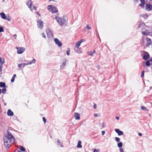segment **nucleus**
<instances>
[{"mask_svg": "<svg viewBox=\"0 0 152 152\" xmlns=\"http://www.w3.org/2000/svg\"><path fill=\"white\" fill-rule=\"evenodd\" d=\"M120 152H124L122 148H121L119 149Z\"/></svg>", "mask_w": 152, "mask_h": 152, "instance_id": "nucleus-44", "label": "nucleus"}, {"mask_svg": "<svg viewBox=\"0 0 152 152\" xmlns=\"http://www.w3.org/2000/svg\"><path fill=\"white\" fill-rule=\"evenodd\" d=\"M94 116L95 117H97V116H98V115H97V114H94Z\"/></svg>", "mask_w": 152, "mask_h": 152, "instance_id": "nucleus-49", "label": "nucleus"}, {"mask_svg": "<svg viewBox=\"0 0 152 152\" xmlns=\"http://www.w3.org/2000/svg\"><path fill=\"white\" fill-rule=\"evenodd\" d=\"M48 9L52 13H56L58 11L57 9L52 5H50L48 6Z\"/></svg>", "mask_w": 152, "mask_h": 152, "instance_id": "nucleus-3", "label": "nucleus"}, {"mask_svg": "<svg viewBox=\"0 0 152 152\" xmlns=\"http://www.w3.org/2000/svg\"><path fill=\"white\" fill-rule=\"evenodd\" d=\"M36 60L34 59L33 60L27 63H22L23 65V67L24 68L25 66L29 64H31L33 63H34L35 62Z\"/></svg>", "mask_w": 152, "mask_h": 152, "instance_id": "nucleus-11", "label": "nucleus"}, {"mask_svg": "<svg viewBox=\"0 0 152 152\" xmlns=\"http://www.w3.org/2000/svg\"><path fill=\"white\" fill-rule=\"evenodd\" d=\"M102 126L103 128H104L105 127V126H104V122L102 123Z\"/></svg>", "mask_w": 152, "mask_h": 152, "instance_id": "nucleus-50", "label": "nucleus"}, {"mask_svg": "<svg viewBox=\"0 0 152 152\" xmlns=\"http://www.w3.org/2000/svg\"><path fill=\"white\" fill-rule=\"evenodd\" d=\"M16 76V75L15 74H14L13 75V77H14V78Z\"/></svg>", "mask_w": 152, "mask_h": 152, "instance_id": "nucleus-58", "label": "nucleus"}, {"mask_svg": "<svg viewBox=\"0 0 152 152\" xmlns=\"http://www.w3.org/2000/svg\"><path fill=\"white\" fill-rule=\"evenodd\" d=\"M145 72V71H143L142 72L141 75V77H143L144 76V73Z\"/></svg>", "mask_w": 152, "mask_h": 152, "instance_id": "nucleus-36", "label": "nucleus"}, {"mask_svg": "<svg viewBox=\"0 0 152 152\" xmlns=\"http://www.w3.org/2000/svg\"><path fill=\"white\" fill-rule=\"evenodd\" d=\"M150 61L149 60L148 61H147L145 62V65L147 66H149L151 65V64L150 63Z\"/></svg>", "mask_w": 152, "mask_h": 152, "instance_id": "nucleus-24", "label": "nucleus"}, {"mask_svg": "<svg viewBox=\"0 0 152 152\" xmlns=\"http://www.w3.org/2000/svg\"><path fill=\"white\" fill-rule=\"evenodd\" d=\"M55 19L57 22L61 26L65 24L68 20L67 18L64 16L62 18L56 16L55 17Z\"/></svg>", "mask_w": 152, "mask_h": 152, "instance_id": "nucleus-2", "label": "nucleus"}, {"mask_svg": "<svg viewBox=\"0 0 152 152\" xmlns=\"http://www.w3.org/2000/svg\"><path fill=\"white\" fill-rule=\"evenodd\" d=\"M80 41H82L83 42L85 41V40L84 39H82Z\"/></svg>", "mask_w": 152, "mask_h": 152, "instance_id": "nucleus-53", "label": "nucleus"}, {"mask_svg": "<svg viewBox=\"0 0 152 152\" xmlns=\"http://www.w3.org/2000/svg\"><path fill=\"white\" fill-rule=\"evenodd\" d=\"M151 32L148 30H145L144 28H142V29L141 32L144 35H150Z\"/></svg>", "mask_w": 152, "mask_h": 152, "instance_id": "nucleus-4", "label": "nucleus"}, {"mask_svg": "<svg viewBox=\"0 0 152 152\" xmlns=\"http://www.w3.org/2000/svg\"><path fill=\"white\" fill-rule=\"evenodd\" d=\"M149 60L150 61H152L151 64H152V57L151 58V59Z\"/></svg>", "mask_w": 152, "mask_h": 152, "instance_id": "nucleus-56", "label": "nucleus"}, {"mask_svg": "<svg viewBox=\"0 0 152 152\" xmlns=\"http://www.w3.org/2000/svg\"><path fill=\"white\" fill-rule=\"evenodd\" d=\"M15 80V78L14 77H12V79L11 80V82L13 83Z\"/></svg>", "mask_w": 152, "mask_h": 152, "instance_id": "nucleus-37", "label": "nucleus"}, {"mask_svg": "<svg viewBox=\"0 0 152 152\" xmlns=\"http://www.w3.org/2000/svg\"><path fill=\"white\" fill-rule=\"evenodd\" d=\"M15 152H21V151H19L18 150V149H16L15 150Z\"/></svg>", "mask_w": 152, "mask_h": 152, "instance_id": "nucleus-45", "label": "nucleus"}, {"mask_svg": "<svg viewBox=\"0 0 152 152\" xmlns=\"http://www.w3.org/2000/svg\"><path fill=\"white\" fill-rule=\"evenodd\" d=\"M3 1H4L5 0H2Z\"/></svg>", "mask_w": 152, "mask_h": 152, "instance_id": "nucleus-62", "label": "nucleus"}, {"mask_svg": "<svg viewBox=\"0 0 152 152\" xmlns=\"http://www.w3.org/2000/svg\"><path fill=\"white\" fill-rule=\"evenodd\" d=\"M34 9L35 10H37V8L36 7H35L34 6H33V7Z\"/></svg>", "mask_w": 152, "mask_h": 152, "instance_id": "nucleus-51", "label": "nucleus"}, {"mask_svg": "<svg viewBox=\"0 0 152 152\" xmlns=\"http://www.w3.org/2000/svg\"><path fill=\"white\" fill-rule=\"evenodd\" d=\"M27 5L28 6L29 8L30 9L31 11H32L31 8V4H32V2H31V0H29L26 3Z\"/></svg>", "mask_w": 152, "mask_h": 152, "instance_id": "nucleus-12", "label": "nucleus"}, {"mask_svg": "<svg viewBox=\"0 0 152 152\" xmlns=\"http://www.w3.org/2000/svg\"><path fill=\"white\" fill-rule=\"evenodd\" d=\"M105 132L104 131H103L102 132V135H103L105 134Z\"/></svg>", "mask_w": 152, "mask_h": 152, "instance_id": "nucleus-43", "label": "nucleus"}, {"mask_svg": "<svg viewBox=\"0 0 152 152\" xmlns=\"http://www.w3.org/2000/svg\"><path fill=\"white\" fill-rule=\"evenodd\" d=\"M115 130L119 136L122 135L124 134V133L122 131L118 129H115Z\"/></svg>", "mask_w": 152, "mask_h": 152, "instance_id": "nucleus-13", "label": "nucleus"}, {"mask_svg": "<svg viewBox=\"0 0 152 152\" xmlns=\"http://www.w3.org/2000/svg\"><path fill=\"white\" fill-rule=\"evenodd\" d=\"M7 19L9 21H10V19L9 18H7Z\"/></svg>", "mask_w": 152, "mask_h": 152, "instance_id": "nucleus-57", "label": "nucleus"}, {"mask_svg": "<svg viewBox=\"0 0 152 152\" xmlns=\"http://www.w3.org/2000/svg\"><path fill=\"white\" fill-rule=\"evenodd\" d=\"M74 117L75 119L76 120H79L80 119V114L78 113H75L74 114Z\"/></svg>", "mask_w": 152, "mask_h": 152, "instance_id": "nucleus-16", "label": "nucleus"}, {"mask_svg": "<svg viewBox=\"0 0 152 152\" xmlns=\"http://www.w3.org/2000/svg\"><path fill=\"white\" fill-rule=\"evenodd\" d=\"M2 65H0V71L1 72L2 70Z\"/></svg>", "mask_w": 152, "mask_h": 152, "instance_id": "nucleus-41", "label": "nucleus"}, {"mask_svg": "<svg viewBox=\"0 0 152 152\" xmlns=\"http://www.w3.org/2000/svg\"><path fill=\"white\" fill-rule=\"evenodd\" d=\"M145 9L148 11H150L152 10V6L150 4H147L145 5Z\"/></svg>", "mask_w": 152, "mask_h": 152, "instance_id": "nucleus-9", "label": "nucleus"}, {"mask_svg": "<svg viewBox=\"0 0 152 152\" xmlns=\"http://www.w3.org/2000/svg\"><path fill=\"white\" fill-rule=\"evenodd\" d=\"M141 24H139V25H138V28H140V26H141Z\"/></svg>", "mask_w": 152, "mask_h": 152, "instance_id": "nucleus-59", "label": "nucleus"}, {"mask_svg": "<svg viewBox=\"0 0 152 152\" xmlns=\"http://www.w3.org/2000/svg\"><path fill=\"white\" fill-rule=\"evenodd\" d=\"M115 118L117 120H118L119 119V117H116Z\"/></svg>", "mask_w": 152, "mask_h": 152, "instance_id": "nucleus-52", "label": "nucleus"}, {"mask_svg": "<svg viewBox=\"0 0 152 152\" xmlns=\"http://www.w3.org/2000/svg\"><path fill=\"white\" fill-rule=\"evenodd\" d=\"M0 87H7V86H6V84L4 82H0Z\"/></svg>", "mask_w": 152, "mask_h": 152, "instance_id": "nucleus-19", "label": "nucleus"}, {"mask_svg": "<svg viewBox=\"0 0 152 152\" xmlns=\"http://www.w3.org/2000/svg\"><path fill=\"white\" fill-rule=\"evenodd\" d=\"M138 135L139 136H141L142 135V134L141 133H139Z\"/></svg>", "mask_w": 152, "mask_h": 152, "instance_id": "nucleus-55", "label": "nucleus"}, {"mask_svg": "<svg viewBox=\"0 0 152 152\" xmlns=\"http://www.w3.org/2000/svg\"><path fill=\"white\" fill-rule=\"evenodd\" d=\"M150 36H152V32H151V34H150Z\"/></svg>", "mask_w": 152, "mask_h": 152, "instance_id": "nucleus-61", "label": "nucleus"}, {"mask_svg": "<svg viewBox=\"0 0 152 152\" xmlns=\"http://www.w3.org/2000/svg\"><path fill=\"white\" fill-rule=\"evenodd\" d=\"M45 124L46 122V120L45 118L43 117L42 118Z\"/></svg>", "mask_w": 152, "mask_h": 152, "instance_id": "nucleus-34", "label": "nucleus"}, {"mask_svg": "<svg viewBox=\"0 0 152 152\" xmlns=\"http://www.w3.org/2000/svg\"><path fill=\"white\" fill-rule=\"evenodd\" d=\"M96 51L94 50H93L92 51H90L88 52V54L91 56H92L95 53Z\"/></svg>", "mask_w": 152, "mask_h": 152, "instance_id": "nucleus-20", "label": "nucleus"}, {"mask_svg": "<svg viewBox=\"0 0 152 152\" xmlns=\"http://www.w3.org/2000/svg\"><path fill=\"white\" fill-rule=\"evenodd\" d=\"M4 30L3 28L2 27H0V32H4Z\"/></svg>", "mask_w": 152, "mask_h": 152, "instance_id": "nucleus-33", "label": "nucleus"}, {"mask_svg": "<svg viewBox=\"0 0 152 152\" xmlns=\"http://www.w3.org/2000/svg\"><path fill=\"white\" fill-rule=\"evenodd\" d=\"M141 16H142V17H143L144 18H147L148 17V16L147 15V14H143V15H141Z\"/></svg>", "mask_w": 152, "mask_h": 152, "instance_id": "nucleus-26", "label": "nucleus"}, {"mask_svg": "<svg viewBox=\"0 0 152 152\" xmlns=\"http://www.w3.org/2000/svg\"><path fill=\"white\" fill-rule=\"evenodd\" d=\"M1 89H0V94H1Z\"/></svg>", "mask_w": 152, "mask_h": 152, "instance_id": "nucleus-60", "label": "nucleus"}, {"mask_svg": "<svg viewBox=\"0 0 152 152\" xmlns=\"http://www.w3.org/2000/svg\"><path fill=\"white\" fill-rule=\"evenodd\" d=\"M81 141H79L78 142L77 147L78 148H81L82 147V145H81Z\"/></svg>", "mask_w": 152, "mask_h": 152, "instance_id": "nucleus-21", "label": "nucleus"}, {"mask_svg": "<svg viewBox=\"0 0 152 152\" xmlns=\"http://www.w3.org/2000/svg\"><path fill=\"white\" fill-rule=\"evenodd\" d=\"M37 15H39V16H40V14H39V12H37Z\"/></svg>", "mask_w": 152, "mask_h": 152, "instance_id": "nucleus-54", "label": "nucleus"}, {"mask_svg": "<svg viewBox=\"0 0 152 152\" xmlns=\"http://www.w3.org/2000/svg\"><path fill=\"white\" fill-rule=\"evenodd\" d=\"M146 39L147 42V44L146 46H148L149 45H150L151 44V41L150 39L148 38V37H147L146 38Z\"/></svg>", "mask_w": 152, "mask_h": 152, "instance_id": "nucleus-14", "label": "nucleus"}, {"mask_svg": "<svg viewBox=\"0 0 152 152\" xmlns=\"http://www.w3.org/2000/svg\"><path fill=\"white\" fill-rule=\"evenodd\" d=\"M57 144L59 146L61 147H63V145H62V144H61L59 140H58Z\"/></svg>", "mask_w": 152, "mask_h": 152, "instance_id": "nucleus-27", "label": "nucleus"}, {"mask_svg": "<svg viewBox=\"0 0 152 152\" xmlns=\"http://www.w3.org/2000/svg\"><path fill=\"white\" fill-rule=\"evenodd\" d=\"M7 133V135L4 137V146L6 148H9L11 146V144L15 142V139L9 131H8Z\"/></svg>", "mask_w": 152, "mask_h": 152, "instance_id": "nucleus-1", "label": "nucleus"}, {"mask_svg": "<svg viewBox=\"0 0 152 152\" xmlns=\"http://www.w3.org/2000/svg\"><path fill=\"white\" fill-rule=\"evenodd\" d=\"M37 26L38 28L40 29H42L43 27V22L41 20H37Z\"/></svg>", "mask_w": 152, "mask_h": 152, "instance_id": "nucleus-6", "label": "nucleus"}, {"mask_svg": "<svg viewBox=\"0 0 152 152\" xmlns=\"http://www.w3.org/2000/svg\"><path fill=\"white\" fill-rule=\"evenodd\" d=\"M143 66H145V65L144 64H143Z\"/></svg>", "mask_w": 152, "mask_h": 152, "instance_id": "nucleus-63", "label": "nucleus"}, {"mask_svg": "<svg viewBox=\"0 0 152 152\" xmlns=\"http://www.w3.org/2000/svg\"><path fill=\"white\" fill-rule=\"evenodd\" d=\"M115 140L118 142H120V139L117 137H115Z\"/></svg>", "mask_w": 152, "mask_h": 152, "instance_id": "nucleus-31", "label": "nucleus"}, {"mask_svg": "<svg viewBox=\"0 0 152 152\" xmlns=\"http://www.w3.org/2000/svg\"><path fill=\"white\" fill-rule=\"evenodd\" d=\"M46 33L49 39H51L53 37V35L51 31L49 30H46Z\"/></svg>", "mask_w": 152, "mask_h": 152, "instance_id": "nucleus-8", "label": "nucleus"}, {"mask_svg": "<svg viewBox=\"0 0 152 152\" xmlns=\"http://www.w3.org/2000/svg\"><path fill=\"white\" fill-rule=\"evenodd\" d=\"M4 62V60L1 58H0V65H3Z\"/></svg>", "mask_w": 152, "mask_h": 152, "instance_id": "nucleus-23", "label": "nucleus"}, {"mask_svg": "<svg viewBox=\"0 0 152 152\" xmlns=\"http://www.w3.org/2000/svg\"><path fill=\"white\" fill-rule=\"evenodd\" d=\"M144 4L142 3V4H140L139 6H141L142 8H143L144 7Z\"/></svg>", "mask_w": 152, "mask_h": 152, "instance_id": "nucleus-35", "label": "nucleus"}, {"mask_svg": "<svg viewBox=\"0 0 152 152\" xmlns=\"http://www.w3.org/2000/svg\"><path fill=\"white\" fill-rule=\"evenodd\" d=\"M93 152H99L98 151H97V150L96 149H95L94 151Z\"/></svg>", "mask_w": 152, "mask_h": 152, "instance_id": "nucleus-48", "label": "nucleus"}, {"mask_svg": "<svg viewBox=\"0 0 152 152\" xmlns=\"http://www.w3.org/2000/svg\"><path fill=\"white\" fill-rule=\"evenodd\" d=\"M13 37H15V39H16V37H17V35L16 34H14L13 35Z\"/></svg>", "mask_w": 152, "mask_h": 152, "instance_id": "nucleus-47", "label": "nucleus"}, {"mask_svg": "<svg viewBox=\"0 0 152 152\" xmlns=\"http://www.w3.org/2000/svg\"><path fill=\"white\" fill-rule=\"evenodd\" d=\"M82 42V41H79L75 45L76 47L78 48L80 45L81 43Z\"/></svg>", "mask_w": 152, "mask_h": 152, "instance_id": "nucleus-22", "label": "nucleus"}, {"mask_svg": "<svg viewBox=\"0 0 152 152\" xmlns=\"http://www.w3.org/2000/svg\"><path fill=\"white\" fill-rule=\"evenodd\" d=\"M0 15L1 17L3 19H6V17L4 13L3 12H1L0 13Z\"/></svg>", "mask_w": 152, "mask_h": 152, "instance_id": "nucleus-18", "label": "nucleus"}, {"mask_svg": "<svg viewBox=\"0 0 152 152\" xmlns=\"http://www.w3.org/2000/svg\"><path fill=\"white\" fill-rule=\"evenodd\" d=\"M86 28L87 29H91V28L89 27L88 25H87Z\"/></svg>", "mask_w": 152, "mask_h": 152, "instance_id": "nucleus-39", "label": "nucleus"}, {"mask_svg": "<svg viewBox=\"0 0 152 152\" xmlns=\"http://www.w3.org/2000/svg\"><path fill=\"white\" fill-rule=\"evenodd\" d=\"M66 54L67 55H69V51H67Z\"/></svg>", "mask_w": 152, "mask_h": 152, "instance_id": "nucleus-46", "label": "nucleus"}, {"mask_svg": "<svg viewBox=\"0 0 152 152\" xmlns=\"http://www.w3.org/2000/svg\"><path fill=\"white\" fill-rule=\"evenodd\" d=\"M122 142H119V143H118V146L119 148H121L122 147Z\"/></svg>", "mask_w": 152, "mask_h": 152, "instance_id": "nucleus-28", "label": "nucleus"}, {"mask_svg": "<svg viewBox=\"0 0 152 152\" xmlns=\"http://www.w3.org/2000/svg\"><path fill=\"white\" fill-rule=\"evenodd\" d=\"M42 35V37L45 38V34L44 33H42L41 34Z\"/></svg>", "mask_w": 152, "mask_h": 152, "instance_id": "nucleus-40", "label": "nucleus"}, {"mask_svg": "<svg viewBox=\"0 0 152 152\" xmlns=\"http://www.w3.org/2000/svg\"><path fill=\"white\" fill-rule=\"evenodd\" d=\"M140 1L142 4H145V0H140Z\"/></svg>", "mask_w": 152, "mask_h": 152, "instance_id": "nucleus-42", "label": "nucleus"}, {"mask_svg": "<svg viewBox=\"0 0 152 152\" xmlns=\"http://www.w3.org/2000/svg\"><path fill=\"white\" fill-rule=\"evenodd\" d=\"M97 105L96 104H94V108L95 109H96L97 108Z\"/></svg>", "mask_w": 152, "mask_h": 152, "instance_id": "nucleus-38", "label": "nucleus"}, {"mask_svg": "<svg viewBox=\"0 0 152 152\" xmlns=\"http://www.w3.org/2000/svg\"><path fill=\"white\" fill-rule=\"evenodd\" d=\"M54 42L59 47H60L62 46V43L60 42L58 39L56 38H55L54 39Z\"/></svg>", "mask_w": 152, "mask_h": 152, "instance_id": "nucleus-10", "label": "nucleus"}, {"mask_svg": "<svg viewBox=\"0 0 152 152\" xmlns=\"http://www.w3.org/2000/svg\"><path fill=\"white\" fill-rule=\"evenodd\" d=\"M5 105H6V103H5Z\"/></svg>", "mask_w": 152, "mask_h": 152, "instance_id": "nucleus-64", "label": "nucleus"}, {"mask_svg": "<svg viewBox=\"0 0 152 152\" xmlns=\"http://www.w3.org/2000/svg\"><path fill=\"white\" fill-rule=\"evenodd\" d=\"M19 149L21 151H25V148L21 146H20Z\"/></svg>", "mask_w": 152, "mask_h": 152, "instance_id": "nucleus-25", "label": "nucleus"}, {"mask_svg": "<svg viewBox=\"0 0 152 152\" xmlns=\"http://www.w3.org/2000/svg\"><path fill=\"white\" fill-rule=\"evenodd\" d=\"M7 114L8 116H12L13 115V113L11 110L9 109L8 110Z\"/></svg>", "mask_w": 152, "mask_h": 152, "instance_id": "nucleus-17", "label": "nucleus"}, {"mask_svg": "<svg viewBox=\"0 0 152 152\" xmlns=\"http://www.w3.org/2000/svg\"><path fill=\"white\" fill-rule=\"evenodd\" d=\"M18 67L20 68H22V67H23V64L21 63L20 64H19L18 65Z\"/></svg>", "mask_w": 152, "mask_h": 152, "instance_id": "nucleus-32", "label": "nucleus"}, {"mask_svg": "<svg viewBox=\"0 0 152 152\" xmlns=\"http://www.w3.org/2000/svg\"><path fill=\"white\" fill-rule=\"evenodd\" d=\"M16 49L18 50V54H21L23 53L25 50L24 48L16 47Z\"/></svg>", "mask_w": 152, "mask_h": 152, "instance_id": "nucleus-7", "label": "nucleus"}, {"mask_svg": "<svg viewBox=\"0 0 152 152\" xmlns=\"http://www.w3.org/2000/svg\"><path fill=\"white\" fill-rule=\"evenodd\" d=\"M66 60L63 61V63L61 64L60 67L61 69H64V68L65 66L66 65Z\"/></svg>", "mask_w": 152, "mask_h": 152, "instance_id": "nucleus-15", "label": "nucleus"}, {"mask_svg": "<svg viewBox=\"0 0 152 152\" xmlns=\"http://www.w3.org/2000/svg\"><path fill=\"white\" fill-rule=\"evenodd\" d=\"M142 53L143 54V55L142 56L143 58L145 60H147L150 56L148 53L147 52L143 51Z\"/></svg>", "mask_w": 152, "mask_h": 152, "instance_id": "nucleus-5", "label": "nucleus"}, {"mask_svg": "<svg viewBox=\"0 0 152 152\" xmlns=\"http://www.w3.org/2000/svg\"><path fill=\"white\" fill-rule=\"evenodd\" d=\"M7 89L6 88H4L2 89V93L3 94H5L6 93Z\"/></svg>", "mask_w": 152, "mask_h": 152, "instance_id": "nucleus-29", "label": "nucleus"}, {"mask_svg": "<svg viewBox=\"0 0 152 152\" xmlns=\"http://www.w3.org/2000/svg\"><path fill=\"white\" fill-rule=\"evenodd\" d=\"M141 109L142 110H143L144 111H147V109H146V107L144 106H141Z\"/></svg>", "mask_w": 152, "mask_h": 152, "instance_id": "nucleus-30", "label": "nucleus"}]
</instances>
